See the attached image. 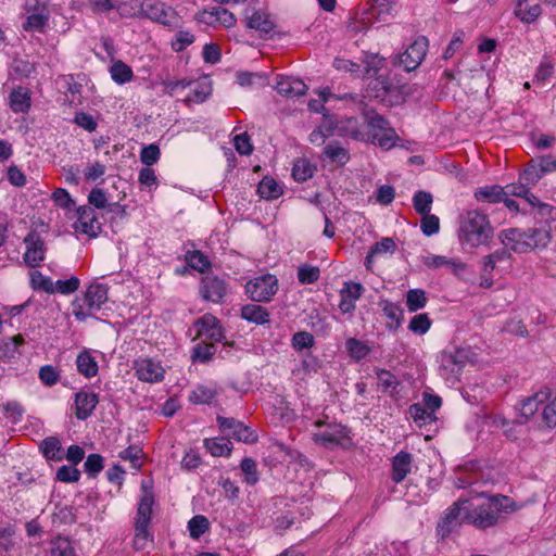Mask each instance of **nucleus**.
Instances as JSON below:
<instances>
[{"label":"nucleus","mask_w":556,"mask_h":556,"mask_svg":"<svg viewBox=\"0 0 556 556\" xmlns=\"http://www.w3.org/2000/svg\"><path fill=\"white\" fill-rule=\"evenodd\" d=\"M382 59L374 58L367 61L363 70L354 62L348 60H334V66L338 70L355 73L362 72L366 80L364 90V119L367 128V140L375 146L382 147V116L377 112L374 103L382 104V79L380 76Z\"/></svg>","instance_id":"obj_1"},{"label":"nucleus","mask_w":556,"mask_h":556,"mask_svg":"<svg viewBox=\"0 0 556 556\" xmlns=\"http://www.w3.org/2000/svg\"><path fill=\"white\" fill-rule=\"evenodd\" d=\"M479 496L482 498L480 503L473 504L469 501L464 517L466 523L480 531L498 527L507 520L509 515L525 507V503L500 493L482 492Z\"/></svg>","instance_id":"obj_2"},{"label":"nucleus","mask_w":556,"mask_h":556,"mask_svg":"<svg viewBox=\"0 0 556 556\" xmlns=\"http://www.w3.org/2000/svg\"><path fill=\"white\" fill-rule=\"evenodd\" d=\"M494 235L489 216L479 210H469L460 214L458 239L463 245L478 248L488 244Z\"/></svg>","instance_id":"obj_3"},{"label":"nucleus","mask_w":556,"mask_h":556,"mask_svg":"<svg viewBox=\"0 0 556 556\" xmlns=\"http://www.w3.org/2000/svg\"><path fill=\"white\" fill-rule=\"evenodd\" d=\"M314 426L317 428L313 433L314 442L326 448L337 446L348 448L353 444L351 430L344 425L317 419Z\"/></svg>","instance_id":"obj_4"},{"label":"nucleus","mask_w":556,"mask_h":556,"mask_svg":"<svg viewBox=\"0 0 556 556\" xmlns=\"http://www.w3.org/2000/svg\"><path fill=\"white\" fill-rule=\"evenodd\" d=\"M412 93L413 88L407 78L399 68L391 65L384 76V105L390 108L402 105Z\"/></svg>","instance_id":"obj_5"},{"label":"nucleus","mask_w":556,"mask_h":556,"mask_svg":"<svg viewBox=\"0 0 556 556\" xmlns=\"http://www.w3.org/2000/svg\"><path fill=\"white\" fill-rule=\"evenodd\" d=\"M468 504L469 498L459 497L442 513L435 528L438 536L444 540L466 523L464 514Z\"/></svg>","instance_id":"obj_6"},{"label":"nucleus","mask_w":556,"mask_h":556,"mask_svg":"<svg viewBox=\"0 0 556 556\" xmlns=\"http://www.w3.org/2000/svg\"><path fill=\"white\" fill-rule=\"evenodd\" d=\"M428 47V38L425 36H419L407 47L404 52L399 53L392 60L391 65L399 70L403 67L405 73L415 71L427 55Z\"/></svg>","instance_id":"obj_7"},{"label":"nucleus","mask_w":556,"mask_h":556,"mask_svg":"<svg viewBox=\"0 0 556 556\" xmlns=\"http://www.w3.org/2000/svg\"><path fill=\"white\" fill-rule=\"evenodd\" d=\"M193 327L197 331V338L202 339L201 341L213 344L224 343L225 346H232V343L225 341V329L216 316L210 313L204 314L194 320Z\"/></svg>","instance_id":"obj_8"},{"label":"nucleus","mask_w":556,"mask_h":556,"mask_svg":"<svg viewBox=\"0 0 556 556\" xmlns=\"http://www.w3.org/2000/svg\"><path fill=\"white\" fill-rule=\"evenodd\" d=\"M139 12L142 16L167 27L176 26L179 22L176 10L160 0H143Z\"/></svg>","instance_id":"obj_9"},{"label":"nucleus","mask_w":556,"mask_h":556,"mask_svg":"<svg viewBox=\"0 0 556 556\" xmlns=\"http://www.w3.org/2000/svg\"><path fill=\"white\" fill-rule=\"evenodd\" d=\"M278 291V279L270 274L250 280L245 292L254 302H269Z\"/></svg>","instance_id":"obj_10"},{"label":"nucleus","mask_w":556,"mask_h":556,"mask_svg":"<svg viewBox=\"0 0 556 556\" xmlns=\"http://www.w3.org/2000/svg\"><path fill=\"white\" fill-rule=\"evenodd\" d=\"M228 292V283L219 276L207 274L202 277L199 294L203 301L219 304Z\"/></svg>","instance_id":"obj_11"},{"label":"nucleus","mask_w":556,"mask_h":556,"mask_svg":"<svg viewBox=\"0 0 556 556\" xmlns=\"http://www.w3.org/2000/svg\"><path fill=\"white\" fill-rule=\"evenodd\" d=\"M216 421L222 432L239 442L252 444L257 441V434L240 420L217 416Z\"/></svg>","instance_id":"obj_12"},{"label":"nucleus","mask_w":556,"mask_h":556,"mask_svg":"<svg viewBox=\"0 0 556 556\" xmlns=\"http://www.w3.org/2000/svg\"><path fill=\"white\" fill-rule=\"evenodd\" d=\"M26 251L23 254L25 264L31 268L38 267L46 257V245L39 233L31 231L24 238Z\"/></svg>","instance_id":"obj_13"},{"label":"nucleus","mask_w":556,"mask_h":556,"mask_svg":"<svg viewBox=\"0 0 556 556\" xmlns=\"http://www.w3.org/2000/svg\"><path fill=\"white\" fill-rule=\"evenodd\" d=\"M243 23L248 29L258 33L260 38H266L276 27L270 14L262 10H247Z\"/></svg>","instance_id":"obj_14"},{"label":"nucleus","mask_w":556,"mask_h":556,"mask_svg":"<svg viewBox=\"0 0 556 556\" xmlns=\"http://www.w3.org/2000/svg\"><path fill=\"white\" fill-rule=\"evenodd\" d=\"M27 18L23 25L24 30L38 33L43 31L50 17L47 4L39 0H34V4H27Z\"/></svg>","instance_id":"obj_15"},{"label":"nucleus","mask_w":556,"mask_h":556,"mask_svg":"<svg viewBox=\"0 0 556 556\" xmlns=\"http://www.w3.org/2000/svg\"><path fill=\"white\" fill-rule=\"evenodd\" d=\"M136 376L139 380L150 383L164 379L165 370L159 362L151 358H139L135 362Z\"/></svg>","instance_id":"obj_16"},{"label":"nucleus","mask_w":556,"mask_h":556,"mask_svg":"<svg viewBox=\"0 0 556 556\" xmlns=\"http://www.w3.org/2000/svg\"><path fill=\"white\" fill-rule=\"evenodd\" d=\"M99 404V395L94 392H89L81 390L75 393L74 396V406H75V417L78 420L88 419L97 405Z\"/></svg>","instance_id":"obj_17"},{"label":"nucleus","mask_w":556,"mask_h":556,"mask_svg":"<svg viewBox=\"0 0 556 556\" xmlns=\"http://www.w3.org/2000/svg\"><path fill=\"white\" fill-rule=\"evenodd\" d=\"M364 288L361 283L346 281L340 291L339 309L343 314H352L356 308V301L361 298Z\"/></svg>","instance_id":"obj_18"},{"label":"nucleus","mask_w":556,"mask_h":556,"mask_svg":"<svg viewBox=\"0 0 556 556\" xmlns=\"http://www.w3.org/2000/svg\"><path fill=\"white\" fill-rule=\"evenodd\" d=\"M78 218L75 223V229L90 237H96L100 231V224L96 217L94 211L90 206H80L77 210Z\"/></svg>","instance_id":"obj_19"},{"label":"nucleus","mask_w":556,"mask_h":556,"mask_svg":"<svg viewBox=\"0 0 556 556\" xmlns=\"http://www.w3.org/2000/svg\"><path fill=\"white\" fill-rule=\"evenodd\" d=\"M275 88L279 94L288 98L304 96L307 90V86L302 79L282 75L277 76Z\"/></svg>","instance_id":"obj_20"},{"label":"nucleus","mask_w":556,"mask_h":556,"mask_svg":"<svg viewBox=\"0 0 556 556\" xmlns=\"http://www.w3.org/2000/svg\"><path fill=\"white\" fill-rule=\"evenodd\" d=\"M413 455L406 451H400L391 459V479L394 483H401L412 471Z\"/></svg>","instance_id":"obj_21"},{"label":"nucleus","mask_w":556,"mask_h":556,"mask_svg":"<svg viewBox=\"0 0 556 556\" xmlns=\"http://www.w3.org/2000/svg\"><path fill=\"white\" fill-rule=\"evenodd\" d=\"M501 242L510 251L527 253L525 231L518 228L504 229L500 232Z\"/></svg>","instance_id":"obj_22"},{"label":"nucleus","mask_w":556,"mask_h":556,"mask_svg":"<svg viewBox=\"0 0 556 556\" xmlns=\"http://www.w3.org/2000/svg\"><path fill=\"white\" fill-rule=\"evenodd\" d=\"M9 106L14 113H27L31 106L29 89L23 86L12 88L9 94Z\"/></svg>","instance_id":"obj_23"},{"label":"nucleus","mask_w":556,"mask_h":556,"mask_svg":"<svg viewBox=\"0 0 556 556\" xmlns=\"http://www.w3.org/2000/svg\"><path fill=\"white\" fill-rule=\"evenodd\" d=\"M72 314L78 321H86L89 317L93 316V314L100 311L90 299L87 298V294L84 293L83 296H76L72 303Z\"/></svg>","instance_id":"obj_24"},{"label":"nucleus","mask_w":556,"mask_h":556,"mask_svg":"<svg viewBox=\"0 0 556 556\" xmlns=\"http://www.w3.org/2000/svg\"><path fill=\"white\" fill-rule=\"evenodd\" d=\"M473 195L478 202L496 204L505 199L506 191L503 186L489 185L477 188Z\"/></svg>","instance_id":"obj_25"},{"label":"nucleus","mask_w":556,"mask_h":556,"mask_svg":"<svg viewBox=\"0 0 556 556\" xmlns=\"http://www.w3.org/2000/svg\"><path fill=\"white\" fill-rule=\"evenodd\" d=\"M527 252L534 249L546 248L551 242V232L547 228H530L525 231Z\"/></svg>","instance_id":"obj_26"},{"label":"nucleus","mask_w":556,"mask_h":556,"mask_svg":"<svg viewBox=\"0 0 556 556\" xmlns=\"http://www.w3.org/2000/svg\"><path fill=\"white\" fill-rule=\"evenodd\" d=\"M543 392H538L521 402L519 408V424H526L538 412L540 404L545 399Z\"/></svg>","instance_id":"obj_27"},{"label":"nucleus","mask_w":556,"mask_h":556,"mask_svg":"<svg viewBox=\"0 0 556 556\" xmlns=\"http://www.w3.org/2000/svg\"><path fill=\"white\" fill-rule=\"evenodd\" d=\"M39 448L48 460L61 462L64 458L61 441L56 437H48L43 439Z\"/></svg>","instance_id":"obj_28"},{"label":"nucleus","mask_w":556,"mask_h":556,"mask_svg":"<svg viewBox=\"0 0 556 556\" xmlns=\"http://www.w3.org/2000/svg\"><path fill=\"white\" fill-rule=\"evenodd\" d=\"M241 317L249 323L265 325L269 323L268 311L258 304H247L241 308Z\"/></svg>","instance_id":"obj_29"},{"label":"nucleus","mask_w":556,"mask_h":556,"mask_svg":"<svg viewBox=\"0 0 556 556\" xmlns=\"http://www.w3.org/2000/svg\"><path fill=\"white\" fill-rule=\"evenodd\" d=\"M216 352L215 344L200 341L191 349L190 358L192 363L207 364L213 359Z\"/></svg>","instance_id":"obj_30"},{"label":"nucleus","mask_w":556,"mask_h":556,"mask_svg":"<svg viewBox=\"0 0 556 556\" xmlns=\"http://www.w3.org/2000/svg\"><path fill=\"white\" fill-rule=\"evenodd\" d=\"M204 447L212 456H229L232 451V443L228 438L219 437L204 440Z\"/></svg>","instance_id":"obj_31"},{"label":"nucleus","mask_w":556,"mask_h":556,"mask_svg":"<svg viewBox=\"0 0 556 556\" xmlns=\"http://www.w3.org/2000/svg\"><path fill=\"white\" fill-rule=\"evenodd\" d=\"M76 366L79 374L86 378L94 377L99 367L94 357L89 352H81L76 358Z\"/></svg>","instance_id":"obj_32"},{"label":"nucleus","mask_w":556,"mask_h":556,"mask_svg":"<svg viewBox=\"0 0 556 556\" xmlns=\"http://www.w3.org/2000/svg\"><path fill=\"white\" fill-rule=\"evenodd\" d=\"M541 11L539 3L528 4L527 0H518L515 15L522 22L530 24L541 15Z\"/></svg>","instance_id":"obj_33"},{"label":"nucleus","mask_w":556,"mask_h":556,"mask_svg":"<svg viewBox=\"0 0 556 556\" xmlns=\"http://www.w3.org/2000/svg\"><path fill=\"white\" fill-rule=\"evenodd\" d=\"M217 396V391L214 388L198 384L190 393L189 401L197 405L212 404Z\"/></svg>","instance_id":"obj_34"},{"label":"nucleus","mask_w":556,"mask_h":556,"mask_svg":"<svg viewBox=\"0 0 556 556\" xmlns=\"http://www.w3.org/2000/svg\"><path fill=\"white\" fill-rule=\"evenodd\" d=\"M24 343L22 336H16L7 339L0 344V358L10 362L20 355V346Z\"/></svg>","instance_id":"obj_35"},{"label":"nucleus","mask_w":556,"mask_h":556,"mask_svg":"<svg viewBox=\"0 0 556 556\" xmlns=\"http://www.w3.org/2000/svg\"><path fill=\"white\" fill-rule=\"evenodd\" d=\"M257 193L263 199L271 200L279 198L282 193V189L274 178L266 176L260 181Z\"/></svg>","instance_id":"obj_36"},{"label":"nucleus","mask_w":556,"mask_h":556,"mask_svg":"<svg viewBox=\"0 0 556 556\" xmlns=\"http://www.w3.org/2000/svg\"><path fill=\"white\" fill-rule=\"evenodd\" d=\"M109 287L105 283L93 282L91 283L85 293L99 309L108 301Z\"/></svg>","instance_id":"obj_37"},{"label":"nucleus","mask_w":556,"mask_h":556,"mask_svg":"<svg viewBox=\"0 0 556 556\" xmlns=\"http://www.w3.org/2000/svg\"><path fill=\"white\" fill-rule=\"evenodd\" d=\"M111 78L118 85H124L130 81L134 77V72L129 65L123 61L113 62L110 68Z\"/></svg>","instance_id":"obj_38"},{"label":"nucleus","mask_w":556,"mask_h":556,"mask_svg":"<svg viewBox=\"0 0 556 556\" xmlns=\"http://www.w3.org/2000/svg\"><path fill=\"white\" fill-rule=\"evenodd\" d=\"M240 469L248 485L253 486L260 481L257 463L253 458L244 457L240 463Z\"/></svg>","instance_id":"obj_39"},{"label":"nucleus","mask_w":556,"mask_h":556,"mask_svg":"<svg viewBox=\"0 0 556 556\" xmlns=\"http://www.w3.org/2000/svg\"><path fill=\"white\" fill-rule=\"evenodd\" d=\"M433 195L429 191L417 190L413 195V207L419 215L431 212Z\"/></svg>","instance_id":"obj_40"},{"label":"nucleus","mask_w":556,"mask_h":556,"mask_svg":"<svg viewBox=\"0 0 556 556\" xmlns=\"http://www.w3.org/2000/svg\"><path fill=\"white\" fill-rule=\"evenodd\" d=\"M404 387L401 381L390 371L384 370V393H388L394 401L404 399Z\"/></svg>","instance_id":"obj_41"},{"label":"nucleus","mask_w":556,"mask_h":556,"mask_svg":"<svg viewBox=\"0 0 556 556\" xmlns=\"http://www.w3.org/2000/svg\"><path fill=\"white\" fill-rule=\"evenodd\" d=\"M153 543V536L149 531V525L135 523L134 547L143 551Z\"/></svg>","instance_id":"obj_42"},{"label":"nucleus","mask_w":556,"mask_h":556,"mask_svg":"<svg viewBox=\"0 0 556 556\" xmlns=\"http://www.w3.org/2000/svg\"><path fill=\"white\" fill-rule=\"evenodd\" d=\"M493 425L496 428L502 429L507 439L516 441L519 438V430L517 429V427L521 425L519 424V419L508 420L505 417L497 415L493 419Z\"/></svg>","instance_id":"obj_43"},{"label":"nucleus","mask_w":556,"mask_h":556,"mask_svg":"<svg viewBox=\"0 0 556 556\" xmlns=\"http://www.w3.org/2000/svg\"><path fill=\"white\" fill-rule=\"evenodd\" d=\"M324 153L333 163L344 165L350 160V154L346 149L341 147L338 142H330L325 147Z\"/></svg>","instance_id":"obj_44"},{"label":"nucleus","mask_w":556,"mask_h":556,"mask_svg":"<svg viewBox=\"0 0 556 556\" xmlns=\"http://www.w3.org/2000/svg\"><path fill=\"white\" fill-rule=\"evenodd\" d=\"M410 417L419 426L430 425L437 420L435 414L426 408L421 403H416L409 407Z\"/></svg>","instance_id":"obj_45"},{"label":"nucleus","mask_w":556,"mask_h":556,"mask_svg":"<svg viewBox=\"0 0 556 556\" xmlns=\"http://www.w3.org/2000/svg\"><path fill=\"white\" fill-rule=\"evenodd\" d=\"M154 497L141 496L138 503L135 523L150 525Z\"/></svg>","instance_id":"obj_46"},{"label":"nucleus","mask_w":556,"mask_h":556,"mask_svg":"<svg viewBox=\"0 0 556 556\" xmlns=\"http://www.w3.org/2000/svg\"><path fill=\"white\" fill-rule=\"evenodd\" d=\"M428 299L425 290L410 289L406 293V306L409 312H417L427 305Z\"/></svg>","instance_id":"obj_47"},{"label":"nucleus","mask_w":556,"mask_h":556,"mask_svg":"<svg viewBox=\"0 0 556 556\" xmlns=\"http://www.w3.org/2000/svg\"><path fill=\"white\" fill-rule=\"evenodd\" d=\"M464 365V352L460 350L454 353H443L441 356V366L443 369H450L452 372H458Z\"/></svg>","instance_id":"obj_48"},{"label":"nucleus","mask_w":556,"mask_h":556,"mask_svg":"<svg viewBox=\"0 0 556 556\" xmlns=\"http://www.w3.org/2000/svg\"><path fill=\"white\" fill-rule=\"evenodd\" d=\"M185 258H186L187 264L191 268L199 270L201 273H203L211 266V263H210L207 256L204 255L199 250L188 251L186 253Z\"/></svg>","instance_id":"obj_49"},{"label":"nucleus","mask_w":556,"mask_h":556,"mask_svg":"<svg viewBox=\"0 0 556 556\" xmlns=\"http://www.w3.org/2000/svg\"><path fill=\"white\" fill-rule=\"evenodd\" d=\"M50 556H76V554L71 541L59 536L51 542Z\"/></svg>","instance_id":"obj_50"},{"label":"nucleus","mask_w":556,"mask_h":556,"mask_svg":"<svg viewBox=\"0 0 556 556\" xmlns=\"http://www.w3.org/2000/svg\"><path fill=\"white\" fill-rule=\"evenodd\" d=\"M208 528V519L203 515H195L188 521V530L192 539H199Z\"/></svg>","instance_id":"obj_51"},{"label":"nucleus","mask_w":556,"mask_h":556,"mask_svg":"<svg viewBox=\"0 0 556 556\" xmlns=\"http://www.w3.org/2000/svg\"><path fill=\"white\" fill-rule=\"evenodd\" d=\"M542 177V170L533 160L531 161L530 165L519 175L520 181H522L530 189L531 187L535 186Z\"/></svg>","instance_id":"obj_52"},{"label":"nucleus","mask_w":556,"mask_h":556,"mask_svg":"<svg viewBox=\"0 0 556 556\" xmlns=\"http://www.w3.org/2000/svg\"><path fill=\"white\" fill-rule=\"evenodd\" d=\"M320 277V270L317 266L303 264L298 267V280L302 285L315 283Z\"/></svg>","instance_id":"obj_53"},{"label":"nucleus","mask_w":556,"mask_h":556,"mask_svg":"<svg viewBox=\"0 0 556 556\" xmlns=\"http://www.w3.org/2000/svg\"><path fill=\"white\" fill-rule=\"evenodd\" d=\"M103 463L104 459L100 454H89L84 464V470L89 478H96L103 470Z\"/></svg>","instance_id":"obj_54"},{"label":"nucleus","mask_w":556,"mask_h":556,"mask_svg":"<svg viewBox=\"0 0 556 556\" xmlns=\"http://www.w3.org/2000/svg\"><path fill=\"white\" fill-rule=\"evenodd\" d=\"M80 280L76 276H72L70 279L66 280H56L53 282V293H60L63 295H68L74 293L79 289Z\"/></svg>","instance_id":"obj_55"},{"label":"nucleus","mask_w":556,"mask_h":556,"mask_svg":"<svg viewBox=\"0 0 556 556\" xmlns=\"http://www.w3.org/2000/svg\"><path fill=\"white\" fill-rule=\"evenodd\" d=\"M142 455V450L137 445H129L125 450L118 453V457L123 460H128L131 465V468L135 470H140L142 464L140 463V457Z\"/></svg>","instance_id":"obj_56"},{"label":"nucleus","mask_w":556,"mask_h":556,"mask_svg":"<svg viewBox=\"0 0 556 556\" xmlns=\"http://www.w3.org/2000/svg\"><path fill=\"white\" fill-rule=\"evenodd\" d=\"M431 319L429 318L428 314L426 313H421V314H417L415 315L409 324H408V329L414 332L415 334H425L426 332H428V330L430 329L431 327Z\"/></svg>","instance_id":"obj_57"},{"label":"nucleus","mask_w":556,"mask_h":556,"mask_svg":"<svg viewBox=\"0 0 556 556\" xmlns=\"http://www.w3.org/2000/svg\"><path fill=\"white\" fill-rule=\"evenodd\" d=\"M30 285L34 290H42L49 294H53V280L38 270L30 274Z\"/></svg>","instance_id":"obj_58"},{"label":"nucleus","mask_w":556,"mask_h":556,"mask_svg":"<svg viewBox=\"0 0 556 556\" xmlns=\"http://www.w3.org/2000/svg\"><path fill=\"white\" fill-rule=\"evenodd\" d=\"M420 216H421L420 229L425 236L431 237L439 232L440 219L437 215L427 213L426 215H420Z\"/></svg>","instance_id":"obj_59"},{"label":"nucleus","mask_w":556,"mask_h":556,"mask_svg":"<svg viewBox=\"0 0 556 556\" xmlns=\"http://www.w3.org/2000/svg\"><path fill=\"white\" fill-rule=\"evenodd\" d=\"M345 348L349 355L356 361L366 357L369 352V349L365 343L354 338L346 341Z\"/></svg>","instance_id":"obj_60"},{"label":"nucleus","mask_w":556,"mask_h":556,"mask_svg":"<svg viewBox=\"0 0 556 556\" xmlns=\"http://www.w3.org/2000/svg\"><path fill=\"white\" fill-rule=\"evenodd\" d=\"M161 157V150L157 144L151 143L141 149L140 161L146 166L150 167L159 162Z\"/></svg>","instance_id":"obj_61"},{"label":"nucleus","mask_w":556,"mask_h":556,"mask_svg":"<svg viewBox=\"0 0 556 556\" xmlns=\"http://www.w3.org/2000/svg\"><path fill=\"white\" fill-rule=\"evenodd\" d=\"M292 348L296 351L311 349L315 344L314 336L307 331H298L291 339Z\"/></svg>","instance_id":"obj_62"},{"label":"nucleus","mask_w":556,"mask_h":556,"mask_svg":"<svg viewBox=\"0 0 556 556\" xmlns=\"http://www.w3.org/2000/svg\"><path fill=\"white\" fill-rule=\"evenodd\" d=\"M79 479L80 471L77 468L67 465L61 466L55 473V480L64 483L78 482Z\"/></svg>","instance_id":"obj_63"},{"label":"nucleus","mask_w":556,"mask_h":556,"mask_svg":"<svg viewBox=\"0 0 556 556\" xmlns=\"http://www.w3.org/2000/svg\"><path fill=\"white\" fill-rule=\"evenodd\" d=\"M313 167L306 160H300L294 163L292 176L296 181H305L313 176Z\"/></svg>","instance_id":"obj_64"}]
</instances>
